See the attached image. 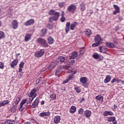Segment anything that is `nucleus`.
Instances as JSON below:
<instances>
[{
	"mask_svg": "<svg viewBox=\"0 0 124 124\" xmlns=\"http://www.w3.org/2000/svg\"><path fill=\"white\" fill-rule=\"evenodd\" d=\"M49 15H54L52 17H49V20L51 21V20L53 21H57L59 19L60 16V13L55 11L54 10H50L48 13Z\"/></svg>",
	"mask_w": 124,
	"mask_h": 124,
	"instance_id": "1",
	"label": "nucleus"
},
{
	"mask_svg": "<svg viewBox=\"0 0 124 124\" xmlns=\"http://www.w3.org/2000/svg\"><path fill=\"white\" fill-rule=\"evenodd\" d=\"M21 97H17L16 101L13 102L14 104L18 105V103L21 101Z\"/></svg>",
	"mask_w": 124,
	"mask_h": 124,
	"instance_id": "33",
	"label": "nucleus"
},
{
	"mask_svg": "<svg viewBox=\"0 0 124 124\" xmlns=\"http://www.w3.org/2000/svg\"><path fill=\"white\" fill-rule=\"evenodd\" d=\"M103 59H104V57L101 55H100L99 56V58H98V62H101V61H103Z\"/></svg>",
	"mask_w": 124,
	"mask_h": 124,
	"instance_id": "41",
	"label": "nucleus"
},
{
	"mask_svg": "<svg viewBox=\"0 0 124 124\" xmlns=\"http://www.w3.org/2000/svg\"><path fill=\"white\" fill-rule=\"evenodd\" d=\"M69 27H70V22H68L66 24L65 31L66 33H68V31H69Z\"/></svg>",
	"mask_w": 124,
	"mask_h": 124,
	"instance_id": "23",
	"label": "nucleus"
},
{
	"mask_svg": "<svg viewBox=\"0 0 124 124\" xmlns=\"http://www.w3.org/2000/svg\"><path fill=\"white\" fill-rule=\"evenodd\" d=\"M119 20H120V21H122V20H123V17H119Z\"/></svg>",
	"mask_w": 124,
	"mask_h": 124,
	"instance_id": "61",
	"label": "nucleus"
},
{
	"mask_svg": "<svg viewBox=\"0 0 124 124\" xmlns=\"http://www.w3.org/2000/svg\"><path fill=\"white\" fill-rule=\"evenodd\" d=\"M50 98L51 100H55L56 98H57V96L56 95V94L53 93L50 95Z\"/></svg>",
	"mask_w": 124,
	"mask_h": 124,
	"instance_id": "32",
	"label": "nucleus"
},
{
	"mask_svg": "<svg viewBox=\"0 0 124 124\" xmlns=\"http://www.w3.org/2000/svg\"><path fill=\"white\" fill-rule=\"evenodd\" d=\"M61 21L62 22H64V21H65V17H64V16H62L61 18Z\"/></svg>",
	"mask_w": 124,
	"mask_h": 124,
	"instance_id": "52",
	"label": "nucleus"
},
{
	"mask_svg": "<svg viewBox=\"0 0 124 124\" xmlns=\"http://www.w3.org/2000/svg\"><path fill=\"white\" fill-rule=\"evenodd\" d=\"M108 116H113L114 115V113L112 111H108Z\"/></svg>",
	"mask_w": 124,
	"mask_h": 124,
	"instance_id": "55",
	"label": "nucleus"
},
{
	"mask_svg": "<svg viewBox=\"0 0 124 124\" xmlns=\"http://www.w3.org/2000/svg\"><path fill=\"white\" fill-rule=\"evenodd\" d=\"M33 24H34V20L32 19H31L24 23L25 26H31V25H33Z\"/></svg>",
	"mask_w": 124,
	"mask_h": 124,
	"instance_id": "8",
	"label": "nucleus"
},
{
	"mask_svg": "<svg viewBox=\"0 0 124 124\" xmlns=\"http://www.w3.org/2000/svg\"><path fill=\"white\" fill-rule=\"evenodd\" d=\"M76 112V107L75 106H72L70 109V113L73 114Z\"/></svg>",
	"mask_w": 124,
	"mask_h": 124,
	"instance_id": "24",
	"label": "nucleus"
},
{
	"mask_svg": "<svg viewBox=\"0 0 124 124\" xmlns=\"http://www.w3.org/2000/svg\"><path fill=\"white\" fill-rule=\"evenodd\" d=\"M62 72V69H58L56 71V73H55V76H59L61 73Z\"/></svg>",
	"mask_w": 124,
	"mask_h": 124,
	"instance_id": "34",
	"label": "nucleus"
},
{
	"mask_svg": "<svg viewBox=\"0 0 124 124\" xmlns=\"http://www.w3.org/2000/svg\"><path fill=\"white\" fill-rule=\"evenodd\" d=\"M36 92V89L34 88L32 90L31 92L28 94L29 96V100H28V103H31L32 100H33V98H34L36 96V93H35Z\"/></svg>",
	"mask_w": 124,
	"mask_h": 124,
	"instance_id": "2",
	"label": "nucleus"
},
{
	"mask_svg": "<svg viewBox=\"0 0 124 124\" xmlns=\"http://www.w3.org/2000/svg\"><path fill=\"white\" fill-rule=\"evenodd\" d=\"M47 42L49 44H53L54 43V39L52 37H49L47 39Z\"/></svg>",
	"mask_w": 124,
	"mask_h": 124,
	"instance_id": "28",
	"label": "nucleus"
},
{
	"mask_svg": "<svg viewBox=\"0 0 124 124\" xmlns=\"http://www.w3.org/2000/svg\"><path fill=\"white\" fill-rule=\"evenodd\" d=\"M24 64H25V63L23 62H21V63L19 64V67L23 68V67H24Z\"/></svg>",
	"mask_w": 124,
	"mask_h": 124,
	"instance_id": "47",
	"label": "nucleus"
},
{
	"mask_svg": "<svg viewBox=\"0 0 124 124\" xmlns=\"http://www.w3.org/2000/svg\"><path fill=\"white\" fill-rule=\"evenodd\" d=\"M24 110V107H23V106L20 105V108H19V111H20V112H22Z\"/></svg>",
	"mask_w": 124,
	"mask_h": 124,
	"instance_id": "50",
	"label": "nucleus"
},
{
	"mask_svg": "<svg viewBox=\"0 0 124 124\" xmlns=\"http://www.w3.org/2000/svg\"><path fill=\"white\" fill-rule=\"evenodd\" d=\"M42 33L43 34V35H41L42 36H43V35H44V34H46V33H47V30L46 29H42Z\"/></svg>",
	"mask_w": 124,
	"mask_h": 124,
	"instance_id": "40",
	"label": "nucleus"
},
{
	"mask_svg": "<svg viewBox=\"0 0 124 124\" xmlns=\"http://www.w3.org/2000/svg\"><path fill=\"white\" fill-rule=\"evenodd\" d=\"M5 124H15V122L11 120H7L5 122Z\"/></svg>",
	"mask_w": 124,
	"mask_h": 124,
	"instance_id": "36",
	"label": "nucleus"
},
{
	"mask_svg": "<svg viewBox=\"0 0 124 124\" xmlns=\"http://www.w3.org/2000/svg\"><path fill=\"white\" fill-rule=\"evenodd\" d=\"M37 42L39 43V44H41L43 47H45L46 48H47L48 47V43H47V41L45 40L43 38H39L37 40Z\"/></svg>",
	"mask_w": 124,
	"mask_h": 124,
	"instance_id": "3",
	"label": "nucleus"
},
{
	"mask_svg": "<svg viewBox=\"0 0 124 124\" xmlns=\"http://www.w3.org/2000/svg\"><path fill=\"white\" fill-rule=\"evenodd\" d=\"M99 54L98 53H95L93 55V57L94 59H95L96 60H97L99 58Z\"/></svg>",
	"mask_w": 124,
	"mask_h": 124,
	"instance_id": "38",
	"label": "nucleus"
},
{
	"mask_svg": "<svg viewBox=\"0 0 124 124\" xmlns=\"http://www.w3.org/2000/svg\"><path fill=\"white\" fill-rule=\"evenodd\" d=\"M44 49H41L35 53V56L36 58H40V57H42L44 55Z\"/></svg>",
	"mask_w": 124,
	"mask_h": 124,
	"instance_id": "6",
	"label": "nucleus"
},
{
	"mask_svg": "<svg viewBox=\"0 0 124 124\" xmlns=\"http://www.w3.org/2000/svg\"><path fill=\"white\" fill-rule=\"evenodd\" d=\"M4 37H5L4 32L2 31H0V39H1L2 38H4Z\"/></svg>",
	"mask_w": 124,
	"mask_h": 124,
	"instance_id": "37",
	"label": "nucleus"
},
{
	"mask_svg": "<svg viewBox=\"0 0 124 124\" xmlns=\"http://www.w3.org/2000/svg\"><path fill=\"white\" fill-rule=\"evenodd\" d=\"M111 80V76L107 75L106 77V78L104 79V83H109Z\"/></svg>",
	"mask_w": 124,
	"mask_h": 124,
	"instance_id": "21",
	"label": "nucleus"
},
{
	"mask_svg": "<svg viewBox=\"0 0 124 124\" xmlns=\"http://www.w3.org/2000/svg\"><path fill=\"white\" fill-rule=\"evenodd\" d=\"M57 66V63L56 62H52L48 67H45V68L42 69V71H45L46 70H49V71H51V70H53L55 67Z\"/></svg>",
	"mask_w": 124,
	"mask_h": 124,
	"instance_id": "4",
	"label": "nucleus"
},
{
	"mask_svg": "<svg viewBox=\"0 0 124 124\" xmlns=\"http://www.w3.org/2000/svg\"><path fill=\"white\" fill-rule=\"evenodd\" d=\"M77 8V7H76V5L71 4L67 7V10L68 12H72V13H74V11L76 10Z\"/></svg>",
	"mask_w": 124,
	"mask_h": 124,
	"instance_id": "5",
	"label": "nucleus"
},
{
	"mask_svg": "<svg viewBox=\"0 0 124 124\" xmlns=\"http://www.w3.org/2000/svg\"><path fill=\"white\" fill-rule=\"evenodd\" d=\"M12 27L13 29H14V30H16V29L18 28V22L16 20H13Z\"/></svg>",
	"mask_w": 124,
	"mask_h": 124,
	"instance_id": "20",
	"label": "nucleus"
},
{
	"mask_svg": "<svg viewBox=\"0 0 124 124\" xmlns=\"http://www.w3.org/2000/svg\"><path fill=\"white\" fill-rule=\"evenodd\" d=\"M80 82L84 85L88 82V78L85 77H82L80 78Z\"/></svg>",
	"mask_w": 124,
	"mask_h": 124,
	"instance_id": "17",
	"label": "nucleus"
},
{
	"mask_svg": "<svg viewBox=\"0 0 124 124\" xmlns=\"http://www.w3.org/2000/svg\"><path fill=\"white\" fill-rule=\"evenodd\" d=\"M85 34L87 36H90V35H91L92 34V31H91V30L90 29H87L85 31Z\"/></svg>",
	"mask_w": 124,
	"mask_h": 124,
	"instance_id": "31",
	"label": "nucleus"
},
{
	"mask_svg": "<svg viewBox=\"0 0 124 124\" xmlns=\"http://www.w3.org/2000/svg\"><path fill=\"white\" fill-rule=\"evenodd\" d=\"M69 80H72V76H69L68 77Z\"/></svg>",
	"mask_w": 124,
	"mask_h": 124,
	"instance_id": "58",
	"label": "nucleus"
},
{
	"mask_svg": "<svg viewBox=\"0 0 124 124\" xmlns=\"http://www.w3.org/2000/svg\"><path fill=\"white\" fill-rule=\"evenodd\" d=\"M96 99L98 100H101L102 99H103V97L101 96L98 95L96 96Z\"/></svg>",
	"mask_w": 124,
	"mask_h": 124,
	"instance_id": "44",
	"label": "nucleus"
},
{
	"mask_svg": "<svg viewBox=\"0 0 124 124\" xmlns=\"http://www.w3.org/2000/svg\"><path fill=\"white\" fill-rule=\"evenodd\" d=\"M61 122V116L57 115L54 117V124H59Z\"/></svg>",
	"mask_w": 124,
	"mask_h": 124,
	"instance_id": "14",
	"label": "nucleus"
},
{
	"mask_svg": "<svg viewBox=\"0 0 124 124\" xmlns=\"http://www.w3.org/2000/svg\"><path fill=\"white\" fill-rule=\"evenodd\" d=\"M19 61V60H18V59H16L15 60H14L11 63V66L12 68H14V67H15V66H16V65H17V63H18V62Z\"/></svg>",
	"mask_w": 124,
	"mask_h": 124,
	"instance_id": "11",
	"label": "nucleus"
},
{
	"mask_svg": "<svg viewBox=\"0 0 124 124\" xmlns=\"http://www.w3.org/2000/svg\"><path fill=\"white\" fill-rule=\"evenodd\" d=\"M61 16H62V17H63V16H64V11H62V12Z\"/></svg>",
	"mask_w": 124,
	"mask_h": 124,
	"instance_id": "57",
	"label": "nucleus"
},
{
	"mask_svg": "<svg viewBox=\"0 0 124 124\" xmlns=\"http://www.w3.org/2000/svg\"><path fill=\"white\" fill-rule=\"evenodd\" d=\"M84 115L86 118H90L92 115V111L89 110H86L84 111Z\"/></svg>",
	"mask_w": 124,
	"mask_h": 124,
	"instance_id": "15",
	"label": "nucleus"
},
{
	"mask_svg": "<svg viewBox=\"0 0 124 124\" xmlns=\"http://www.w3.org/2000/svg\"><path fill=\"white\" fill-rule=\"evenodd\" d=\"M104 116H109V113L108 111H106L104 112Z\"/></svg>",
	"mask_w": 124,
	"mask_h": 124,
	"instance_id": "51",
	"label": "nucleus"
},
{
	"mask_svg": "<svg viewBox=\"0 0 124 124\" xmlns=\"http://www.w3.org/2000/svg\"><path fill=\"white\" fill-rule=\"evenodd\" d=\"M100 45V44L97 42H95V43H93L92 45L93 47H97V46H99Z\"/></svg>",
	"mask_w": 124,
	"mask_h": 124,
	"instance_id": "42",
	"label": "nucleus"
},
{
	"mask_svg": "<svg viewBox=\"0 0 124 124\" xmlns=\"http://www.w3.org/2000/svg\"><path fill=\"white\" fill-rule=\"evenodd\" d=\"M3 67H4V65H3L2 62H0V68L2 69Z\"/></svg>",
	"mask_w": 124,
	"mask_h": 124,
	"instance_id": "53",
	"label": "nucleus"
},
{
	"mask_svg": "<svg viewBox=\"0 0 124 124\" xmlns=\"http://www.w3.org/2000/svg\"><path fill=\"white\" fill-rule=\"evenodd\" d=\"M61 90H62V91H65V87H62V88H61Z\"/></svg>",
	"mask_w": 124,
	"mask_h": 124,
	"instance_id": "60",
	"label": "nucleus"
},
{
	"mask_svg": "<svg viewBox=\"0 0 124 124\" xmlns=\"http://www.w3.org/2000/svg\"><path fill=\"white\" fill-rule=\"evenodd\" d=\"M120 81L121 82V84H124V80H120Z\"/></svg>",
	"mask_w": 124,
	"mask_h": 124,
	"instance_id": "64",
	"label": "nucleus"
},
{
	"mask_svg": "<svg viewBox=\"0 0 124 124\" xmlns=\"http://www.w3.org/2000/svg\"><path fill=\"white\" fill-rule=\"evenodd\" d=\"M113 7H114L115 9V11H114L113 12V15H116L117 13H120V8L119 6H118V5L114 4Z\"/></svg>",
	"mask_w": 124,
	"mask_h": 124,
	"instance_id": "12",
	"label": "nucleus"
},
{
	"mask_svg": "<svg viewBox=\"0 0 124 124\" xmlns=\"http://www.w3.org/2000/svg\"><path fill=\"white\" fill-rule=\"evenodd\" d=\"M80 10L81 11H85V10L86 9V7L85 6V3L82 2L80 4Z\"/></svg>",
	"mask_w": 124,
	"mask_h": 124,
	"instance_id": "27",
	"label": "nucleus"
},
{
	"mask_svg": "<svg viewBox=\"0 0 124 124\" xmlns=\"http://www.w3.org/2000/svg\"><path fill=\"white\" fill-rule=\"evenodd\" d=\"M77 56H78V53L76 52H74L71 56H69V59L70 60L75 59Z\"/></svg>",
	"mask_w": 124,
	"mask_h": 124,
	"instance_id": "18",
	"label": "nucleus"
},
{
	"mask_svg": "<svg viewBox=\"0 0 124 124\" xmlns=\"http://www.w3.org/2000/svg\"><path fill=\"white\" fill-rule=\"evenodd\" d=\"M78 25V24L76 22L72 23L70 25V30L74 31V30H75V27H76Z\"/></svg>",
	"mask_w": 124,
	"mask_h": 124,
	"instance_id": "16",
	"label": "nucleus"
},
{
	"mask_svg": "<svg viewBox=\"0 0 124 124\" xmlns=\"http://www.w3.org/2000/svg\"><path fill=\"white\" fill-rule=\"evenodd\" d=\"M41 117H45V116H50V112H42L40 114Z\"/></svg>",
	"mask_w": 124,
	"mask_h": 124,
	"instance_id": "29",
	"label": "nucleus"
},
{
	"mask_svg": "<svg viewBox=\"0 0 124 124\" xmlns=\"http://www.w3.org/2000/svg\"><path fill=\"white\" fill-rule=\"evenodd\" d=\"M99 50L100 53H104L105 54H106V52L108 51V50H107V48H106V46H99Z\"/></svg>",
	"mask_w": 124,
	"mask_h": 124,
	"instance_id": "9",
	"label": "nucleus"
},
{
	"mask_svg": "<svg viewBox=\"0 0 124 124\" xmlns=\"http://www.w3.org/2000/svg\"><path fill=\"white\" fill-rule=\"evenodd\" d=\"M9 101L6 100L2 101V103H0V107H2V106H5V105L8 104Z\"/></svg>",
	"mask_w": 124,
	"mask_h": 124,
	"instance_id": "22",
	"label": "nucleus"
},
{
	"mask_svg": "<svg viewBox=\"0 0 124 124\" xmlns=\"http://www.w3.org/2000/svg\"><path fill=\"white\" fill-rule=\"evenodd\" d=\"M83 112H84V109L82 108H80L78 110V114H80V115H82V114H83Z\"/></svg>",
	"mask_w": 124,
	"mask_h": 124,
	"instance_id": "46",
	"label": "nucleus"
},
{
	"mask_svg": "<svg viewBox=\"0 0 124 124\" xmlns=\"http://www.w3.org/2000/svg\"><path fill=\"white\" fill-rule=\"evenodd\" d=\"M115 82H117V83H120V80L118 78H114L111 80V83L114 84Z\"/></svg>",
	"mask_w": 124,
	"mask_h": 124,
	"instance_id": "35",
	"label": "nucleus"
},
{
	"mask_svg": "<svg viewBox=\"0 0 124 124\" xmlns=\"http://www.w3.org/2000/svg\"><path fill=\"white\" fill-rule=\"evenodd\" d=\"M26 102H27L26 100H22L20 103V105H21L22 106H24V104H25V103H26Z\"/></svg>",
	"mask_w": 124,
	"mask_h": 124,
	"instance_id": "48",
	"label": "nucleus"
},
{
	"mask_svg": "<svg viewBox=\"0 0 124 124\" xmlns=\"http://www.w3.org/2000/svg\"><path fill=\"white\" fill-rule=\"evenodd\" d=\"M106 45L107 47H108V48H115V45H114L113 43L106 42Z\"/></svg>",
	"mask_w": 124,
	"mask_h": 124,
	"instance_id": "19",
	"label": "nucleus"
},
{
	"mask_svg": "<svg viewBox=\"0 0 124 124\" xmlns=\"http://www.w3.org/2000/svg\"><path fill=\"white\" fill-rule=\"evenodd\" d=\"M41 105H43V104H44V101H42L41 102Z\"/></svg>",
	"mask_w": 124,
	"mask_h": 124,
	"instance_id": "62",
	"label": "nucleus"
},
{
	"mask_svg": "<svg viewBox=\"0 0 124 124\" xmlns=\"http://www.w3.org/2000/svg\"><path fill=\"white\" fill-rule=\"evenodd\" d=\"M103 40L101 39L100 35H99V34H97L94 37L95 42H97V43H99L100 44H101V43H102Z\"/></svg>",
	"mask_w": 124,
	"mask_h": 124,
	"instance_id": "7",
	"label": "nucleus"
},
{
	"mask_svg": "<svg viewBox=\"0 0 124 124\" xmlns=\"http://www.w3.org/2000/svg\"><path fill=\"white\" fill-rule=\"evenodd\" d=\"M65 5V3H64V2H62L59 3V4L60 7H62L64 6Z\"/></svg>",
	"mask_w": 124,
	"mask_h": 124,
	"instance_id": "43",
	"label": "nucleus"
},
{
	"mask_svg": "<svg viewBox=\"0 0 124 124\" xmlns=\"http://www.w3.org/2000/svg\"><path fill=\"white\" fill-rule=\"evenodd\" d=\"M31 39V35L29 33H27L25 37V41L26 42L29 41Z\"/></svg>",
	"mask_w": 124,
	"mask_h": 124,
	"instance_id": "30",
	"label": "nucleus"
},
{
	"mask_svg": "<svg viewBox=\"0 0 124 124\" xmlns=\"http://www.w3.org/2000/svg\"><path fill=\"white\" fill-rule=\"evenodd\" d=\"M24 124H31V123L29 122H25Z\"/></svg>",
	"mask_w": 124,
	"mask_h": 124,
	"instance_id": "63",
	"label": "nucleus"
},
{
	"mask_svg": "<svg viewBox=\"0 0 124 124\" xmlns=\"http://www.w3.org/2000/svg\"><path fill=\"white\" fill-rule=\"evenodd\" d=\"M75 63V60L74 59L69 61V65H73Z\"/></svg>",
	"mask_w": 124,
	"mask_h": 124,
	"instance_id": "39",
	"label": "nucleus"
},
{
	"mask_svg": "<svg viewBox=\"0 0 124 124\" xmlns=\"http://www.w3.org/2000/svg\"><path fill=\"white\" fill-rule=\"evenodd\" d=\"M38 103H39V99L38 98H36L35 100L32 103L31 106L32 108H36V106L38 105Z\"/></svg>",
	"mask_w": 124,
	"mask_h": 124,
	"instance_id": "10",
	"label": "nucleus"
},
{
	"mask_svg": "<svg viewBox=\"0 0 124 124\" xmlns=\"http://www.w3.org/2000/svg\"><path fill=\"white\" fill-rule=\"evenodd\" d=\"M85 53V50H82V51H79L80 55H83Z\"/></svg>",
	"mask_w": 124,
	"mask_h": 124,
	"instance_id": "56",
	"label": "nucleus"
},
{
	"mask_svg": "<svg viewBox=\"0 0 124 124\" xmlns=\"http://www.w3.org/2000/svg\"><path fill=\"white\" fill-rule=\"evenodd\" d=\"M75 91L77 93H81V89L78 87H76L75 88Z\"/></svg>",
	"mask_w": 124,
	"mask_h": 124,
	"instance_id": "45",
	"label": "nucleus"
},
{
	"mask_svg": "<svg viewBox=\"0 0 124 124\" xmlns=\"http://www.w3.org/2000/svg\"><path fill=\"white\" fill-rule=\"evenodd\" d=\"M41 79H42L41 77H40L39 78L37 79L36 80V83L37 84H39Z\"/></svg>",
	"mask_w": 124,
	"mask_h": 124,
	"instance_id": "49",
	"label": "nucleus"
},
{
	"mask_svg": "<svg viewBox=\"0 0 124 124\" xmlns=\"http://www.w3.org/2000/svg\"><path fill=\"white\" fill-rule=\"evenodd\" d=\"M13 107L11 108V111L12 112H16V109L17 108V104H14V103H13Z\"/></svg>",
	"mask_w": 124,
	"mask_h": 124,
	"instance_id": "26",
	"label": "nucleus"
},
{
	"mask_svg": "<svg viewBox=\"0 0 124 124\" xmlns=\"http://www.w3.org/2000/svg\"><path fill=\"white\" fill-rule=\"evenodd\" d=\"M108 121L109 123L112 122V123L114 124H117V121L116 120V117H110L108 118Z\"/></svg>",
	"mask_w": 124,
	"mask_h": 124,
	"instance_id": "13",
	"label": "nucleus"
},
{
	"mask_svg": "<svg viewBox=\"0 0 124 124\" xmlns=\"http://www.w3.org/2000/svg\"><path fill=\"white\" fill-rule=\"evenodd\" d=\"M47 27L49 29V30H52V29H53L52 25H51L50 24H48L47 25Z\"/></svg>",
	"mask_w": 124,
	"mask_h": 124,
	"instance_id": "54",
	"label": "nucleus"
},
{
	"mask_svg": "<svg viewBox=\"0 0 124 124\" xmlns=\"http://www.w3.org/2000/svg\"><path fill=\"white\" fill-rule=\"evenodd\" d=\"M59 61H60L61 63L65 62V58L63 56H60L58 58Z\"/></svg>",
	"mask_w": 124,
	"mask_h": 124,
	"instance_id": "25",
	"label": "nucleus"
},
{
	"mask_svg": "<svg viewBox=\"0 0 124 124\" xmlns=\"http://www.w3.org/2000/svg\"><path fill=\"white\" fill-rule=\"evenodd\" d=\"M22 70H23L22 68L19 67V70H18V72H21L22 71Z\"/></svg>",
	"mask_w": 124,
	"mask_h": 124,
	"instance_id": "59",
	"label": "nucleus"
}]
</instances>
